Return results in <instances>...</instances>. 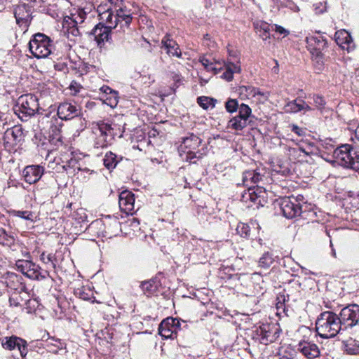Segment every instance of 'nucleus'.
Here are the masks:
<instances>
[{"label": "nucleus", "mask_w": 359, "mask_h": 359, "mask_svg": "<svg viewBox=\"0 0 359 359\" xmlns=\"http://www.w3.org/2000/svg\"><path fill=\"white\" fill-rule=\"evenodd\" d=\"M316 330L323 339H330L344 332L339 315L332 311L320 313L316 320Z\"/></svg>", "instance_id": "obj_1"}, {"label": "nucleus", "mask_w": 359, "mask_h": 359, "mask_svg": "<svg viewBox=\"0 0 359 359\" xmlns=\"http://www.w3.org/2000/svg\"><path fill=\"white\" fill-rule=\"evenodd\" d=\"M202 140L194 133H189L187 136L182 138L178 151L182 161L196 163L202 157V153L198 147Z\"/></svg>", "instance_id": "obj_2"}, {"label": "nucleus", "mask_w": 359, "mask_h": 359, "mask_svg": "<svg viewBox=\"0 0 359 359\" xmlns=\"http://www.w3.org/2000/svg\"><path fill=\"white\" fill-rule=\"evenodd\" d=\"M333 165L337 164L344 168L359 170V155L350 144H343L334 149L333 152Z\"/></svg>", "instance_id": "obj_3"}, {"label": "nucleus", "mask_w": 359, "mask_h": 359, "mask_svg": "<svg viewBox=\"0 0 359 359\" xmlns=\"http://www.w3.org/2000/svg\"><path fill=\"white\" fill-rule=\"evenodd\" d=\"M14 111L22 121H27L30 117L39 111L37 97L32 94L20 96L14 107Z\"/></svg>", "instance_id": "obj_4"}, {"label": "nucleus", "mask_w": 359, "mask_h": 359, "mask_svg": "<svg viewBox=\"0 0 359 359\" xmlns=\"http://www.w3.org/2000/svg\"><path fill=\"white\" fill-rule=\"evenodd\" d=\"M29 48L35 57L45 58L52 53L53 41L44 34L37 33L29 41Z\"/></svg>", "instance_id": "obj_5"}, {"label": "nucleus", "mask_w": 359, "mask_h": 359, "mask_svg": "<svg viewBox=\"0 0 359 359\" xmlns=\"http://www.w3.org/2000/svg\"><path fill=\"white\" fill-rule=\"evenodd\" d=\"M18 270L32 280H41L49 277V272L42 269L38 264L30 260L18 259L15 262Z\"/></svg>", "instance_id": "obj_6"}, {"label": "nucleus", "mask_w": 359, "mask_h": 359, "mask_svg": "<svg viewBox=\"0 0 359 359\" xmlns=\"http://www.w3.org/2000/svg\"><path fill=\"white\" fill-rule=\"evenodd\" d=\"M94 135L93 146L95 149H104L111 144L113 139V128L110 124L100 122L93 128Z\"/></svg>", "instance_id": "obj_7"}, {"label": "nucleus", "mask_w": 359, "mask_h": 359, "mask_svg": "<svg viewBox=\"0 0 359 359\" xmlns=\"http://www.w3.org/2000/svg\"><path fill=\"white\" fill-rule=\"evenodd\" d=\"M24 140V129L21 125L7 128L3 137L4 146L8 152L16 151L17 147L21 145Z\"/></svg>", "instance_id": "obj_8"}, {"label": "nucleus", "mask_w": 359, "mask_h": 359, "mask_svg": "<svg viewBox=\"0 0 359 359\" xmlns=\"http://www.w3.org/2000/svg\"><path fill=\"white\" fill-rule=\"evenodd\" d=\"M338 315L344 332L359 325L358 304H348L341 309Z\"/></svg>", "instance_id": "obj_9"}, {"label": "nucleus", "mask_w": 359, "mask_h": 359, "mask_svg": "<svg viewBox=\"0 0 359 359\" xmlns=\"http://www.w3.org/2000/svg\"><path fill=\"white\" fill-rule=\"evenodd\" d=\"M278 205L282 215L287 219L294 218L302 212L301 203L294 196L280 199Z\"/></svg>", "instance_id": "obj_10"}, {"label": "nucleus", "mask_w": 359, "mask_h": 359, "mask_svg": "<svg viewBox=\"0 0 359 359\" xmlns=\"http://www.w3.org/2000/svg\"><path fill=\"white\" fill-rule=\"evenodd\" d=\"M280 332L281 330L277 325L269 323L262 324L255 331L260 342L266 345L276 341L279 338Z\"/></svg>", "instance_id": "obj_11"}, {"label": "nucleus", "mask_w": 359, "mask_h": 359, "mask_svg": "<svg viewBox=\"0 0 359 359\" xmlns=\"http://www.w3.org/2000/svg\"><path fill=\"white\" fill-rule=\"evenodd\" d=\"M93 5L88 4L74 9V11L71 13V17H69V19L72 20L71 24H72V26L68 29L69 33H71L74 36L80 35L77 25H81L88 19V15H90L93 11Z\"/></svg>", "instance_id": "obj_12"}, {"label": "nucleus", "mask_w": 359, "mask_h": 359, "mask_svg": "<svg viewBox=\"0 0 359 359\" xmlns=\"http://www.w3.org/2000/svg\"><path fill=\"white\" fill-rule=\"evenodd\" d=\"M252 110L245 104H241L239 107L238 115L231 118L227 123V128L234 130H242L248 123V119Z\"/></svg>", "instance_id": "obj_13"}, {"label": "nucleus", "mask_w": 359, "mask_h": 359, "mask_svg": "<svg viewBox=\"0 0 359 359\" xmlns=\"http://www.w3.org/2000/svg\"><path fill=\"white\" fill-rule=\"evenodd\" d=\"M94 224L104 226L102 236L105 238L116 236L121 231V223L117 217L107 215L101 222L97 221Z\"/></svg>", "instance_id": "obj_14"}, {"label": "nucleus", "mask_w": 359, "mask_h": 359, "mask_svg": "<svg viewBox=\"0 0 359 359\" xmlns=\"http://www.w3.org/2000/svg\"><path fill=\"white\" fill-rule=\"evenodd\" d=\"M180 329V320L169 317L160 323L158 333L165 339H174L177 337V332Z\"/></svg>", "instance_id": "obj_15"}, {"label": "nucleus", "mask_w": 359, "mask_h": 359, "mask_svg": "<svg viewBox=\"0 0 359 359\" xmlns=\"http://www.w3.org/2000/svg\"><path fill=\"white\" fill-rule=\"evenodd\" d=\"M2 347L5 350L14 351L18 350L22 358H24L27 354V342L17 336L12 335L10 337H4L1 339Z\"/></svg>", "instance_id": "obj_16"}, {"label": "nucleus", "mask_w": 359, "mask_h": 359, "mask_svg": "<svg viewBox=\"0 0 359 359\" xmlns=\"http://www.w3.org/2000/svg\"><path fill=\"white\" fill-rule=\"evenodd\" d=\"M116 15L115 22L117 26L120 25L121 29H128L132 20L133 12L123 4L114 7Z\"/></svg>", "instance_id": "obj_17"}, {"label": "nucleus", "mask_w": 359, "mask_h": 359, "mask_svg": "<svg viewBox=\"0 0 359 359\" xmlns=\"http://www.w3.org/2000/svg\"><path fill=\"white\" fill-rule=\"evenodd\" d=\"M4 283L6 287L18 294L27 293V287L23 278L13 272H8L4 276Z\"/></svg>", "instance_id": "obj_18"}, {"label": "nucleus", "mask_w": 359, "mask_h": 359, "mask_svg": "<svg viewBox=\"0 0 359 359\" xmlns=\"http://www.w3.org/2000/svg\"><path fill=\"white\" fill-rule=\"evenodd\" d=\"M81 110L76 104L62 102L57 107V114L62 120H71L79 116Z\"/></svg>", "instance_id": "obj_19"}, {"label": "nucleus", "mask_w": 359, "mask_h": 359, "mask_svg": "<svg viewBox=\"0 0 359 359\" xmlns=\"http://www.w3.org/2000/svg\"><path fill=\"white\" fill-rule=\"evenodd\" d=\"M32 6L29 4H22L17 5L14 9V15L16 22L20 26H27L32 20Z\"/></svg>", "instance_id": "obj_20"}, {"label": "nucleus", "mask_w": 359, "mask_h": 359, "mask_svg": "<svg viewBox=\"0 0 359 359\" xmlns=\"http://www.w3.org/2000/svg\"><path fill=\"white\" fill-rule=\"evenodd\" d=\"M306 41L310 52L317 57L321 55V52L327 46L326 40L321 36H309Z\"/></svg>", "instance_id": "obj_21"}, {"label": "nucleus", "mask_w": 359, "mask_h": 359, "mask_svg": "<svg viewBox=\"0 0 359 359\" xmlns=\"http://www.w3.org/2000/svg\"><path fill=\"white\" fill-rule=\"evenodd\" d=\"M111 29L107 27L102 22L98 23L91 31V34L94 36L95 40L97 41V45L100 46L104 41L111 42Z\"/></svg>", "instance_id": "obj_22"}, {"label": "nucleus", "mask_w": 359, "mask_h": 359, "mask_svg": "<svg viewBox=\"0 0 359 359\" xmlns=\"http://www.w3.org/2000/svg\"><path fill=\"white\" fill-rule=\"evenodd\" d=\"M334 38L337 43L343 49H346L348 51H350L355 48L353 38L346 30L341 29L336 32Z\"/></svg>", "instance_id": "obj_23"}, {"label": "nucleus", "mask_w": 359, "mask_h": 359, "mask_svg": "<svg viewBox=\"0 0 359 359\" xmlns=\"http://www.w3.org/2000/svg\"><path fill=\"white\" fill-rule=\"evenodd\" d=\"M134 194L128 190L123 191L119 194L118 204L121 210L126 213H129L134 209Z\"/></svg>", "instance_id": "obj_24"}, {"label": "nucleus", "mask_w": 359, "mask_h": 359, "mask_svg": "<svg viewBox=\"0 0 359 359\" xmlns=\"http://www.w3.org/2000/svg\"><path fill=\"white\" fill-rule=\"evenodd\" d=\"M161 43L169 56L177 57L178 58L182 57V53L180 46L175 41L171 39L169 35H166L162 39Z\"/></svg>", "instance_id": "obj_25"}, {"label": "nucleus", "mask_w": 359, "mask_h": 359, "mask_svg": "<svg viewBox=\"0 0 359 359\" xmlns=\"http://www.w3.org/2000/svg\"><path fill=\"white\" fill-rule=\"evenodd\" d=\"M297 349L308 358H315L320 355V350L318 346L311 341H300L298 344Z\"/></svg>", "instance_id": "obj_26"}, {"label": "nucleus", "mask_w": 359, "mask_h": 359, "mask_svg": "<svg viewBox=\"0 0 359 359\" xmlns=\"http://www.w3.org/2000/svg\"><path fill=\"white\" fill-rule=\"evenodd\" d=\"M285 110L290 113H298L304 111H311L313 108L310 107L304 100L300 98H297L292 101H290L285 105Z\"/></svg>", "instance_id": "obj_27"}, {"label": "nucleus", "mask_w": 359, "mask_h": 359, "mask_svg": "<svg viewBox=\"0 0 359 359\" xmlns=\"http://www.w3.org/2000/svg\"><path fill=\"white\" fill-rule=\"evenodd\" d=\"M43 172V167L39 165H31L24 168L22 176L25 180H40Z\"/></svg>", "instance_id": "obj_28"}, {"label": "nucleus", "mask_w": 359, "mask_h": 359, "mask_svg": "<svg viewBox=\"0 0 359 359\" xmlns=\"http://www.w3.org/2000/svg\"><path fill=\"white\" fill-rule=\"evenodd\" d=\"M161 283L157 278H152L149 280L142 282L140 287L142 292L147 297L154 295L158 289Z\"/></svg>", "instance_id": "obj_29"}, {"label": "nucleus", "mask_w": 359, "mask_h": 359, "mask_svg": "<svg viewBox=\"0 0 359 359\" xmlns=\"http://www.w3.org/2000/svg\"><path fill=\"white\" fill-rule=\"evenodd\" d=\"M123 158V157L122 156H118L112 151H107L103 158V163L107 170L111 171Z\"/></svg>", "instance_id": "obj_30"}, {"label": "nucleus", "mask_w": 359, "mask_h": 359, "mask_svg": "<svg viewBox=\"0 0 359 359\" xmlns=\"http://www.w3.org/2000/svg\"><path fill=\"white\" fill-rule=\"evenodd\" d=\"M66 343L60 339L50 337L47 341V347L50 352L57 353L58 351L66 348Z\"/></svg>", "instance_id": "obj_31"}, {"label": "nucleus", "mask_w": 359, "mask_h": 359, "mask_svg": "<svg viewBox=\"0 0 359 359\" xmlns=\"http://www.w3.org/2000/svg\"><path fill=\"white\" fill-rule=\"evenodd\" d=\"M88 4L93 5V10L96 8L99 15L112 10V7H114V5L108 0H95L94 2L87 3L86 6Z\"/></svg>", "instance_id": "obj_32"}, {"label": "nucleus", "mask_w": 359, "mask_h": 359, "mask_svg": "<svg viewBox=\"0 0 359 359\" xmlns=\"http://www.w3.org/2000/svg\"><path fill=\"white\" fill-rule=\"evenodd\" d=\"M99 16L101 20L100 22H102L105 27L111 29L117 28L116 22H115V15H114L112 10L102 13Z\"/></svg>", "instance_id": "obj_33"}, {"label": "nucleus", "mask_w": 359, "mask_h": 359, "mask_svg": "<svg viewBox=\"0 0 359 359\" xmlns=\"http://www.w3.org/2000/svg\"><path fill=\"white\" fill-rule=\"evenodd\" d=\"M237 91L241 99L249 98L250 97H255L256 95L260 94L258 89L251 86H239Z\"/></svg>", "instance_id": "obj_34"}, {"label": "nucleus", "mask_w": 359, "mask_h": 359, "mask_svg": "<svg viewBox=\"0 0 359 359\" xmlns=\"http://www.w3.org/2000/svg\"><path fill=\"white\" fill-rule=\"evenodd\" d=\"M344 351L348 354L357 355L359 354V341L353 338H349L343 341Z\"/></svg>", "instance_id": "obj_35"}, {"label": "nucleus", "mask_w": 359, "mask_h": 359, "mask_svg": "<svg viewBox=\"0 0 359 359\" xmlns=\"http://www.w3.org/2000/svg\"><path fill=\"white\" fill-rule=\"evenodd\" d=\"M199 61L207 71L212 72L214 74H218L222 69L221 67H216V65H220L219 62H213L208 59L205 56L201 57L199 58Z\"/></svg>", "instance_id": "obj_36"}, {"label": "nucleus", "mask_w": 359, "mask_h": 359, "mask_svg": "<svg viewBox=\"0 0 359 359\" xmlns=\"http://www.w3.org/2000/svg\"><path fill=\"white\" fill-rule=\"evenodd\" d=\"M269 25L265 22H257L255 25V29L257 33L259 34V36L264 40L266 41L268 39H270V27Z\"/></svg>", "instance_id": "obj_37"}, {"label": "nucleus", "mask_w": 359, "mask_h": 359, "mask_svg": "<svg viewBox=\"0 0 359 359\" xmlns=\"http://www.w3.org/2000/svg\"><path fill=\"white\" fill-rule=\"evenodd\" d=\"M100 90L109 97L106 98V100H109V104L111 107H114L118 104V93L108 86H102Z\"/></svg>", "instance_id": "obj_38"}, {"label": "nucleus", "mask_w": 359, "mask_h": 359, "mask_svg": "<svg viewBox=\"0 0 359 359\" xmlns=\"http://www.w3.org/2000/svg\"><path fill=\"white\" fill-rule=\"evenodd\" d=\"M13 236L8 234L5 229L0 228V244L4 246L11 247L15 243Z\"/></svg>", "instance_id": "obj_39"}, {"label": "nucleus", "mask_w": 359, "mask_h": 359, "mask_svg": "<svg viewBox=\"0 0 359 359\" xmlns=\"http://www.w3.org/2000/svg\"><path fill=\"white\" fill-rule=\"evenodd\" d=\"M274 262L273 255L269 252H264L259 259V266L262 268H269Z\"/></svg>", "instance_id": "obj_40"}, {"label": "nucleus", "mask_w": 359, "mask_h": 359, "mask_svg": "<svg viewBox=\"0 0 359 359\" xmlns=\"http://www.w3.org/2000/svg\"><path fill=\"white\" fill-rule=\"evenodd\" d=\"M216 102V100L205 96L197 98V103L204 109L215 107Z\"/></svg>", "instance_id": "obj_41"}, {"label": "nucleus", "mask_w": 359, "mask_h": 359, "mask_svg": "<svg viewBox=\"0 0 359 359\" xmlns=\"http://www.w3.org/2000/svg\"><path fill=\"white\" fill-rule=\"evenodd\" d=\"M264 193V188L259 186L250 187L248 189L249 198L252 201H255L258 197H260L262 194Z\"/></svg>", "instance_id": "obj_42"}, {"label": "nucleus", "mask_w": 359, "mask_h": 359, "mask_svg": "<svg viewBox=\"0 0 359 359\" xmlns=\"http://www.w3.org/2000/svg\"><path fill=\"white\" fill-rule=\"evenodd\" d=\"M236 233L243 238H248L250 234V228L248 224L239 222L236 229Z\"/></svg>", "instance_id": "obj_43"}, {"label": "nucleus", "mask_w": 359, "mask_h": 359, "mask_svg": "<svg viewBox=\"0 0 359 359\" xmlns=\"http://www.w3.org/2000/svg\"><path fill=\"white\" fill-rule=\"evenodd\" d=\"M74 294L76 297L83 300H90L92 296L90 290L86 289L84 287L75 289Z\"/></svg>", "instance_id": "obj_44"}, {"label": "nucleus", "mask_w": 359, "mask_h": 359, "mask_svg": "<svg viewBox=\"0 0 359 359\" xmlns=\"http://www.w3.org/2000/svg\"><path fill=\"white\" fill-rule=\"evenodd\" d=\"M121 30L116 29L114 32H111V39L114 38V41L119 44H122L126 40V29H121Z\"/></svg>", "instance_id": "obj_45"}, {"label": "nucleus", "mask_w": 359, "mask_h": 359, "mask_svg": "<svg viewBox=\"0 0 359 359\" xmlns=\"http://www.w3.org/2000/svg\"><path fill=\"white\" fill-rule=\"evenodd\" d=\"M238 102L236 99L229 98L225 102V109L229 113H233L239 110Z\"/></svg>", "instance_id": "obj_46"}, {"label": "nucleus", "mask_w": 359, "mask_h": 359, "mask_svg": "<svg viewBox=\"0 0 359 359\" xmlns=\"http://www.w3.org/2000/svg\"><path fill=\"white\" fill-rule=\"evenodd\" d=\"M40 303L37 299H29L26 302L25 309L27 313H32L39 306Z\"/></svg>", "instance_id": "obj_47"}, {"label": "nucleus", "mask_w": 359, "mask_h": 359, "mask_svg": "<svg viewBox=\"0 0 359 359\" xmlns=\"http://www.w3.org/2000/svg\"><path fill=\"white\" fill-rule=\"evenodd\" d=\"M13 215L31 222L34 221V213L29 211L13 210Z\"/></svg>", "instance_id": "obj_48"}, {"label": "nucleus", "mask_w": 359, "mask_h": 359, "mask_svg": "<svg viewBox=\"0 0 359 359\" xmlns=\"http://www.w3.org/2000/svg\"><path fill=\"white\" fill-rule=\"evenodd\" d=\"M312 99L317 109L322 111L325 108L326 101L324 97L319 95H313Z\"/></svg>", "instance_id": "obj_49"}, {"label": "nucleus", "mask_w": 359, "mask_h": 359, "mask_svg": "<svg viewBox=\"0 0 359 359\" xmlns=\"http://www.w3.org/2000/svg\"><path fill=\"white\" fill-rule=\"evenodd\" d=\"M53 258H54V255H53L52 254L46 255V253L44 252H42L41 255H40V260L43 263L46 264L50 263L52 266L53 268H55V264L53 262Z\"/></svg>", "instance_id": "obj_50"}, {"label": "nucleus", "mask_w": 359, "mask_h": 359, "mask_svg": "<svg viewBox=\"0 0 359 359\" xmlns=\"http://www.w3.org/2000/svg\"><path fill=\"white\" fill-rule=\"evenodd\" d=\"M50 142L51 144H53L55 146H59L62 144V136L60 133V130H57L55 135H53L50 139Z\"/></svg>", "instance_id": "obj_51"}, {"label": "nucleus", "mask_w": 359, "mask_h": 359, "mask_svg": "<svg viewBox=\"0 0 359 359\" xmlns=\"http://www.w3.org/2000/svg\"><path fill=\"white\" fill-rule=\"evenodd\" d=\"M224 64L225 65L226 69L231 70L233 74L238 73L241 71V67L238 65H236V64L231 63V62H229L227 64L224 62Z\"/></svg>", "instance_id": "obj_52"}, {"label": "nucleus", "mask_w": 359, "mask_h": 359, "mask_svg": "<svg viewBox=\"0 0 359 359\" xmlns=\"http://www.w3.org/2000/svg\"><path fill=\"white\" fill-rule=\"evenodd\" d=\"M291 130L298 136H304L305 135V130L295 124L291 126Z\"/></svg>", "instance_id": "obj_53"}, {"label": "nucleus", "mask_w": 359, "mask_h": 359, "mask_svg": "<svg viewBox=\"0 0 359 359\" xmlns=\"http://www.w3.org/2000/svg\"><path fill=\"white\" fill-rule=\"evenodd\" d=\"M257 173H255V170L252 171H247L244 172L243 179V180H248V177L250 180H258V177H256Z\"/></svg>", "instance_id": "obj_54"}, {"label": "nucleus", "mask_w": 359, "mask_h": 359, "mask_svg": "<svg viewBox=\"0 0 359 359\" xmlns=\"http://www.w3.org/2000/svg\"><path fill=\"white\" fill-rule=\"evenodd\" d=\"M275 26V31L280 34H283L284 36H287L289 34V31L287 30L286 29H285L284 27L280 26V25H274Z\"/></svg>", "instance_id": "obj_55"}, {"label": "nucleus", "mask_w": 359, "mask_h": 359, "mask_svg": "<svg viewBox=\"0 0 359 359\" xmlns=\"http://www.w3.org/2000/svg\"><path fill=\"white\" fill-rule=\"evenodd\" d=\"M233 73L231 70L229 69H226L225 70V72L223 73L222 77L224 79H226V81H230L233 79Z\"/></svg>", "instance_id": "obj_56"}, {"label": "nucleus", "mask_w": 359, "mask_h": 359, "mask_svg": "<svg viewBox=\"0 0 359 359\" xmlns=\"http://www.w3.org/2000/svg\"><path fill=\"white\" fill-rule=\"evenodd\" d=\"M9 304L11 306H15L18 307L20 305V302L17 298H15L13 297H11L9 298Z\"/></svg>", "instance_id": "obj_57"}, {"label": "nucleus", "mask_w": 359, "mask_h": 359, "mask_svg": "<svg viewBox=\"0 0 359 359\" xmlns=\"http://www.w3.org/2000/svg\"><path fill=\"white\" fill-rule=\"evenodd\" d=\"M354 74L356 77H359V65L355 67Z\"/></svg>", "instance_id": "obj_58"}, {"label": "nucleus", "mask_w": 359, "mask_h": 359, "mask_svg": "<svg viewBox=\"0 0 359 359\" xmlns=\"http://www.w3.org/2000/svg\"><path fill=\"white\" fill-rule=\"evenodd\" d=\"M318 7H316V8H315L316 11V13H323L325 11V6H323V8H321L320 11H318Z\"/></svg>", "instance_id": "obj_59"}, {"label": "nucleus", "mask_w": 359, "mask_h": 359, "mask_svg": "<svg viewBox=\"0 0 359 359\" xmlns=\"http://www.w3.org/2000/svg\"><path fill=\"white\" fill-rule=\"evenodd\" d=\"M296 198H297V201H298L299 203H300L299 201H303V196H302L299 195Z\"/></svg>", "instance_id": "obj_60"}, {"label": "nucleus", "mask_w": 359, "mask_h": 359, "mask_svg": "<svg viewBox=\"0 0 359 359\" xmlns=\"http://www.w3.org/2000/svg\"><path fill=\"white\" fill-rule=\"evenodd\" d=\"M299 149H300L302 152L305 153L306 155H308V154H309V153H308V152H306V151L303 148L300 147V148H299Z\"/></svg>", "instance_id": "obj_61"}, {"label": "nucleus", "mask_w": 359, "mask_h": 359, "mask_svg": "<svg viewBox=\"0 0 359 359\" xmlns=\"http://www.w3.org/2000/svg\"><path fill=\"white\" fill-rule=\"evenodd\" d=\"M24 256L27 257H29L30 255H29V253L28 252H25Z\"/></svg>", "instance_id": "obj_62"}, {"label": "nucleus", "mask_w": 359, "mask_h": 359, "mask_svg": "<svg viewBox=\"0 0 359 359\" xmlns=\"http://www.w3.org/2000/svg\"><path fill=\"white\" fill-rule=\"evenodd\" d=\"M353 194H354V193L353 191H349L348 192V196H353Z\"/></svg>", "instance_id": "obj_63"}, {"label": "nucleus", "mask_w": 359, "mask_h": 359, "mask_svg": "<svg viewBox=\"0 0 359 359\" xmlns=\"http://www.w3.org/2000/svg\"><path fill=\"white\" fill-rule=\"evenodd\" d=\"M72 205V203L68 204V205H67V208H71Z\"/></svg>", "instance_id": "obj_64"}]
</instances>
